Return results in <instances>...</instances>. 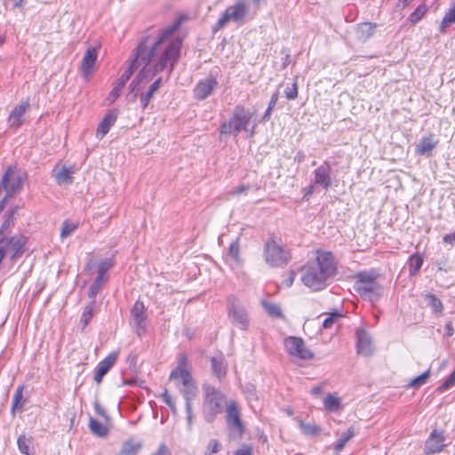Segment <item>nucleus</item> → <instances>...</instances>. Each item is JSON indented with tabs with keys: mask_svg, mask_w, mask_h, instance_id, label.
Listing matches in <instances>:
<instances>
[{
	"mask_svg": "<svg viewBox=\"0 0 455 455\" xmlns=\"http://www.w3.org/2000/svg\"><path fill=\"white\" fill-rule=\"evenodd\" d=\"M180 25V21L176 20L164 28L154 42L149 43L147 38L140 43L134 58L138 60L140 66H143V69L131 83L132 92H138L148 83V78L145 76V68L151 60L156 61L155 73L164 69H168L169 73L172 72L179 60L182 45V39L174 35Z\"/></svg>",
	"mask_w": 455,
	"mask_h": 455,
	"instance_id": "1",
	"label": "nucleus"
},
{
	"mask_svg": "<svg viewBox=\"0 0 455 455\" xmlns=\"http://www.w3.org/2000/svg\"><path fill=\"white\" fill-rule=\"evenodd\" d=\"M315 260L308 261L300 267V280L313 291L324 289L336 275L337 267L332 254L329 251H316Z\"/></svg>",
	"mask_w": 455,
	"mask_h": 455,
	"instance_id": "2",
	"label": "nucleus"
},
{
	"mask_svg": "<svg viewBox=\"0 0 455 455\" xmlns=\"http://www.w3.org/2000/svg\"><path fill=\"white\" fill-rule=\"evenodd\" d=\"M180 379L182 381L183 388L180 390V392L186 400L188 425L190 428L193 421L191 402L194 398L196 397L198 389L191 376V367L188 363V358L185 354L179 355L178 366L171 372L170 379Z\"/></svg>",
	"mask_w": 455,
	"mask_h": 455,
	"instance_id": "3",
	"label": "nucleus"
},
{
	"mask_svg": "<svg viewBox=\"0 0 455 455\" xmlns=\"http://www.w3.org/2000/svg\"><path fill=\"white\" fill-rule=\"evenodd\" d=\"M251 119V114L241 105L235 106L232 116L228 121L221 124L220 127V134H232L236 137L241 132L254 133V125L249 128Z\"/></svg>",
	"mask_w": 455,
	"mask_h": 455,
	"instance_id": "4",
	"label": "nucleus"
},
{
	"mask_svg": "<svg viewBox=\"0 0 455 455\" xmlns=\"http://www.w3.org/2000/svg\"><path fill=\"white\" fill-rule=\"evenodd\" d=\"M203 414L207 422H212L228 403L226 396L213 387H204Z\"/></svg>",
	"mask_w": 455,
	"mask_h": 455,
	"instance_id": "5",
	"label": "nucleus"
},
{
	"mask_svg": "<svg viewBox=\"0 0 455 455\" xmlns=\"http://www.w3.org/2000/svg\"><path fill=\"white\" fill-rule=\"evenodd\" d=\"M23 182L24 177L20 171L16 166H9L0 181V192L5 191V196L0 201V212L4 210L6 200L21 190Z\"/></svg>",
	"mask_w": 455,
	"mask_h": 455,
	"instance_id": "6",
	"label": "nucleus"
},
{
	"mask_svg": "<svg viewBox=\"0 0 455 455\" xmlns=\"http://www.w3.org/2000/svg\"><path fill=\"white\" fill-rule=\"evenodd\" d=\"M265 262L271 267H279L286 265L290 260V253L280 240L268 239L263 249Z\"/></svg>",
	"mask_w": 455,
	"mask_h": 455,
	"instance_id": "7",
	"label": "nucleus"
},
{
	"mask_svg": "<svg viewBox=\"0 0 455 455\" xmlns=\"http://www.w3.org/2000/svg\"><path fill=\"white\" fill-rule=\"evenodd\" d=\"M250 14V4L247 0H236L232 5H229L220 18L213 28L216 32L224 28L228 22L233 21L243 24Z\"/></svg>",
	"mask_w": 455,
	"mask_h": 455,
	"instance_id": "8",
	"label": "nucleus"
},
{
	"mask_svg": "<svg viewBox=\"0 0 455 455\" xmlns=\"http://www.w3.org/2000/svg\"><path fill=\"white\" fill-rule=\"evenodd\" d=\"M355 291L363 299L375 300L381 295V287L372 273H360L355 283Z\"/></svg>",
	"mask_w": 455,
	"mask_h": 455,
	"instance_id": "9",
	"label": "nucleus"
},
{
	"mask_svg": "<svg viewBox=\"0 0 455 455\" xmlns=\"http://www.w3.org/2000/svg\"><path fill=\"white\" fill-rule=\"evenodd\" d=\"M226 423L233 438H240L244 433L245 426L242 420L241 410L235 400L229 401L227 404Z\"/></svg>",
	"mask_w": 455,
	"mask_h": 455,
	"instance_id": "10",
	"label": "nucleus"
},
{
	"mask_svg": "<svg viewBox=\"0 0 455 455\" xmlns=\"http://www.w3.org/2000/svg\"><path fill=\"white\" fill-rule=\"evenodd\" d=\"M228 315L232 323L242 330L247 329L249 318L246 310L240 304L239 300L231 296L228 299Z\"/></svg>",
	"mask_w": 455,
	"mask_h": 455,
	"instance_id": "11",
	"label": "nucleus"
},
{
	"mask_svg": "<svg viewBox=\"0 0 455 455\" xmlns=\"http://www.w3.org/2000/svg\"><path fill=\"white\" fill-rule=\"evenodd\" d=\"M284 347L287 353L292 357L301 360H310L314 357V354L306 347L300 338L291 336L286 338Z\"/></svg>",
	"mask_w": 455,
	"mask_h": 455,
	"instance_id": "12",
	"label": "nucleus"
},
{
	"mask_svg": "<svg viewBox=\"0 0 455 455\" xmlns=\"http://www.w3.org/2000/svg\"><path fill=\"white\" fill-rule=\"evenodd\" d=\"M140 67V63L138 62L134 57L130 63L129 68L122 74V76L117 79L114 88L109 92L107 100H108L109 104H112L120 95L123 88L124 87L126 82L130 79L133 71Z\"/></svg>",
	"mask_w": 455,
	"mask_h": 455,
	"instance_id": "13",
	"label": "nucleus"
},
{
	"mask_svg": "<svg viewBox=\"0 0 455 455\" xmlns=\"http://www.w3.org/2000/svg\"><path fill=\"white\" fill-rule=\"evenodd\" d=\"M25 244V239L23 236L12 237L7 240L0 241V253L2 255L1 261L3 259L9 255L11 259H14L22 252L23 246Z\"/></svg>",
	"mask_w": 455,
	"mask_h": 455,
	"instance_id": "14",
	"label": "nucleus"
},
{
	"mask_svg": "<svg viewBox=\"0 0 455 455\" xmlns=\"http://www.w3.org/2000/svg\"><path fill=\"white\" fill-rule=\"evenodd\" d=\"M131 315L137 334L139 336L143 335L145 332V321L147 319L146 308L143 302L137 300L132 308Z\"/></svg>",
	"mask_w": 455,
	"mask_h": 455,
	"instance_id": "15",
	"label": "nucleus"
},
{
	"mask_svg": "<svg viewBox=\"0 0 455 455\" xmlns=\"http://www.w3.org/2000/svg\"><path fill=\"white\" fill-rule=\"evenodd\" d=\"M98 58L97 49L89 47L84 52L82 60L81 72L84 77L88 80L94 71V65Z\"/></svg>",
	"mask_w": 455,
	"mask_h": 455,
	"instance_id": "16",
	"label": "nucleus"
},
{
	"mask_svg": "<svg viewBox=\"0 0 455 455\" xmlns=\"http://www.w3.org/2000/svg\"><path fill=\"white\" fill-rule=\"evenodd\" d=\"M218 82L215 77L209 76L201 80L194 89L195 97L197 100H204L210 96L217 87Z\"/></svg>",
	"mask_w": 455,
	"mask_h": 455,
	"instance_id": "17",
	"label": "nucleus"
},
{
	"mask_svg": "<svg viewBox=\"0 0 455 455\" xmlns=\"http://www.w3.org/2000/svg\"><path fill=\"white\" fill-rule=\"evenodd\" d=\"M444 437L442 433H438L436 430H434L425 444V453L426 454H433L436 452H440L444 447Z\"/></svg>",
	"mask_w": 455,
	"mask_h": 455,
	"instance_id": "18",
	"label": "nucleus"
},
{
	"mask_svg": "<svg viewBox=\"0 0 455 455\" xmlns=\"http://www.w3.org/2000/svg\"><path fill=\"white\" fill-rule=\"evenodd\" d=\"M29 107L28 101H23L16 106L9 115L8 124L12 128H19L23 123V116Z\"/></svg>",
	"mask_w": 455,
	"mask_h": 455,
	"instance_id": "19",
	"label": "nucleus"
},
{
	"mask_svg": "<svg viewBox=\"0 0 455 455\" xmlns=\"http://www.w3.org/2000/svg\"><path fill=\"white\" fill-rule=\"evenodd\" d=\"M118 353L113 352L110 353L104 360H102L97 368V371L94 376V380L97 383H100L103 377L108 373V371L113 367L117 360Z\"/></svg>",
	"mask_w": 455,
	"mask_h": 455,
	"instance_id": "20",
	"label": "nucleus"
},
{
	"mask_svg": "<svg viewBox=\"0 0 455 455\" xmlns=\"http://www.w3.org/2000/svg\"><path fill=\"white\" fill-rule=\"evenodd\" d=\"M331 165L327 162H324L322 165L316 168L314 172L315 183L321 185L324 188H328L331 186Z\"/></svg>",
	"mask_w": 455,
	"mask_h": 455,
	"instance_id": "21",
	"label": "nucleus"
},
{
	"mask_svg": "<svg viewBox=\"0 0 455 455\" xmlns=\"http://www.w3.org/2000/svg\"><path fill=\"white\" fill-rule=\"evenodd\" d=\"M357 352L363 355H369L371 354L372 342L371 336L364 330H357Z\"/></svg>",
	"mask_w": 455,
	"mask_h": 455,
	"instance_id": "22",
	"label": "nucleus"
},
{
	"mask_svg": "<svg viewBox=\"0 0 455 455\" xmlns=\"http://www.w3.org/2000/svg\"><path fill=\"white\" fill-rule=\"evenodd\" d=\"M117 118V114L115 111L108 112L104 118L100 121L96 131V137L101 140L115 124Z\"/></svg>",
	"mask_w": 455,
	"mask_h": 455,
	"instance_id": "23",
	"label": "nucleus"
},
{
	"mask_svg": "<svg viewBox=\"0 0 455 455\" xmlns=\"http://www.w3.org/2000/svg\"><path fill=\"white\" fill-rule=\"evenodd\" d=\"M75 173L74 167H66L62 166L59 171H57L53 177L56 182L60 185L62 184H70L73 181L72 175Z\"/></svg>",
	"mask_w": 455,
	"mask_h": 455,
	"instance_id": "24",
	"label": "nucleus"
},
{
	"mask_svg": "<svg viewBox=\"0 0 455 455\" xmlns=\"http://www.w3.org/2000/svg\"><path fill=\"white\" fill-rule=\"evenodd\" d=\"M437 145L432 136L424 137L417 145V153L421 156L429 155Z\"/></svg>",
	"mask_w": 455,
	"mask_h": 455,
	"instance_id": "25",
	"label": "nucleus"
},
{
	"mask_svg": "<svg viewBox=\"0 0 455 455\" xmlns=\"http://www.w3.org/2000/svg\"><path fill=\"white\" fill-rule=\"evenodd\" d=\"M141 448L142 443L140 441L129 439L123 444L118 455H137Z\"/></svg>",
	"mask_w": 455,
	"mask_h": 455,
	"instance_id": "26",
	"label": "nucleus"
},
{
	"mask_svg": "<svg viewBox=\"0 0 455 455\" xmlns=\"http://www.w3.org/2000/svg\"><path fill=\"white\" fill-rule=\"evenodd\" d=\"M323 407L328 411L336 412L342 409V404L336 395L328 394L323 399Z\"/></svg>",
	"mask_w": 455,
	"mask_h": 455,
	"instance_id": "27",
	"label": "nucleus"
},
{
	"mask_svg": "<svg viewBox=\"0 0 455 455\" xmlns=\"http://www.w3.org/2000/svg\"><path fill=\"white\" fill-rule=\"evenodd\" d=\"M376 25L371 22H365L358 25L356 28V36L361 41H366L374 33Z\"/></svg>",
	"mask_w": 455,
	"mask_h": 455,
	"instance_id": "28",
	"label": "nucleus"
},
{
	"mask_svg": "<svg viewBox=\"0 0 455 455\" xmlns=\"http://www.w3.org/2000/svg\"><path fill=\"white\" fill-rule=\"evenodd\" d=\"M355 435V430L354 427H350L346 432L341 434L340 437L338 439L336 443L334 444V451L336 454H339L346 446L347 443L350 441Z\"/></svg>",
	"mask_w": 455,
	"mask_h": 455,
	"instance_id": "29",
	"label": "nucleus"
},
{
	"mask_svg": "<svg viewBox=\"0 0 455 455\" xmlns=\"http://www.w3.org/2000/svg\"><path fill=\"white\" fill-rule=\"evenodd\" d=\"M162 84V79L157 78L150 86L148 91L141 94L140 100L142 104V108H146L148 105L149 104L151 99L153 98L154 94L159 90Z\"/></svg>",
	"mask_w": 455,
	"mask_h": 455,
	"instance_id": "30",
	"label": "nucleus"
},
{
	"mask_svg": "<svg viewBox=\"0 0 455 455\" xmlns=\"http://www.w3.org/2000/svg\"><path fill=\"white\" fill-rule=\"evenodd\" d=\"M260 304L271 317L283 318V312L278 304L272 303L265 299H261Z\"/></svg>",
	"mask_w": 455,
	"mask_h": 455,
	"instance_id": "31",
	"label": "nucleus"
},
{
	"mask_svg": "<svg viewBox=\"0 0 455 455\" xmlns=\"http://www.w3.org/2000/svg\"><path fill=\"white\" fill-rule=\"evenodd\" d=\"M89 428L93 435H98L100 437L106 436L108 432V428L106 425L100 423L93 418H90Z\"/></svg>",
	"mask_w": 455,
	"mask_h": 455,
	"instance_id": "32",
	"label": "nucleus"
},
{
	"mask_svg": "<svg viewBox=\"0 0 455 455\" xmlns=\"http://www.w3.org/2000/svg\"><path fill=\"white\" fill-rule=\"evenodd\" d=\"M23 389L24 386H20L16 389L12 403V413H14L17 410H20L23 407L25 401L23 400Z\"/></svg>",
	"mask_w": 455,
	"mask_h": 455,
	"instance_id": "33",
	"label": "nucleus"
},
{
	"mask_svg": "<svg viewBox=\"0 0 455 455\" xmlns=\"http://www.w3.org/2000/svg\"><path fill=\"white\" fill-rule=\"evenodd\" d=\"M423 258L419 254H413L409 259V271L411 275H416L421 268Z\"/></svg>",
	"mask_w": 455,
	"mask_h": 455,
	"instance_id": "34",
	"label": "nucleus"
},
{
	"mask_svg": "<svg viewBox=\"0 0 455 455\" xmlns=\"http://www.w3.org/2000/svg\"><path fill=\"white\" fill-rule=\"evenodd\" d=\"M212 368L214 374L221 379L226 375V366L223 363V359L221 357H213L212 359Z\"/></svg>",
	"mask_w": 455,
	"mask_h": 455,
	"instance_id": "35",
	"label": "nucleus"
},
{
	"mask_svg": "<svg viewBox=\"0 0 455 455\" xmlns=\"http://www.w3.org/2000/svg\"><path fill=\"white\" fill-rule=\"evenodd\" d=\"M427 6L425 4H419L414 12H412L408 20L411 24L418 23L427 13Z\"/></svg>",
	"mask_w": 455,
	"mask_h": 455,
	"instance_id": "36",
	"label": "nucleus"
},
{
	"mask_svg": "<svg viewBox=\"0 0 455 455\" xmlns=\"http://www.w3.org/2000/svg\"><path fill=\"white\" fill-rule=\"evenodd\" d=\"M426 300L427 305L432 308L433 312L442 314L443 311V305L442 301L434 294H427Z\"/></svg>",
	"mask_w": 455,
	"mask_h": 455,
	"instance_id": "37",
	"label": "nucleus"
},
{
	"mask_svg": "<svg viewBox=\"0 0 455 455\" xmlns=\"http://www.w3.org/2000/svg\"><path fill=\"white\" fill-rule=\"evenodd\" d=\"M299 426L302 433L306 435H315L320 432V427L315 424L305 423L299 420Z\"/></svg>",
	"mask_w": 455,
	"mask_h": 455,
	"instance_id": "38",
	"label": "nucleus"
},
{
	"mask_svg": "<svg viewBox=\"0 0 455 455\" xmlns=\"http://www.w3.org/2000/svg\"><path fill=\"white\" fill-rule=\"evenodd\" d=\"M32 443V439L24 435L19 436L17 444L19 451L25 455H31L29 452V447Z\"/></svg>",
	"mask_w": 455,
	"mask_h": 455,
	"instance_id": "39",
	"label": "nucleus"
},
{
	"mask_svg": "<svg viewBox=\"0 0 455 455\" xmlns=\"http://www.w3.org/2000/svg\"><path fill=\"white\" fill-rule=\"evenodd\" d=\"M106 277H103L101 275H97L94 282L92 283V285L89 288L88 291V296L92 299H94L96 295L99 293L103 283L105 282Z\"/></svg>",
	"mask_w": 455,
	"mask_h": 455,
	"instance_id": "40",
	"label": "nucleus"
},
{
	"mask_svg": "<svg viewBox=\"0 0 455 455\" xmlns=\"http://www.w3.org/2000/svg\"><path fill=\"white\" fill-rule=\"evenodd\" d=\"M228 255L235 260V263L241 264L242 259L240 257V245L239 238H236L229 246Z\"/></svg>",
	"mask_w": 455,
	"mask_h": 455,
	"instance_id": "41",
	"label": "nucleus"
},
{
	"mask_svg": "<svg viewBox=\"0 0 455 455\" xmlns=\"http://www.w3.org/2000/svg\"><path fill=\"white\" fill-rule=\"evenodd\" d=\"M95 306V301H92L88 306H86L84 309V312L81 316V323H83L84 327H85L93 315V308Z\"/></svg>",
	"mask_w": 455,
	"mask_h": 455,
	"instance_id": "42",
	"label": "nucleus"
},
{
	"mask_svg": "<svg viewBox=\"0 0 455 455\" xmlns=\"http://www.w3.org/2000/svg\"><path fill=\"white\" fill-rule=\"evenodd\" d=\"M430 370L426 371L419 376L412 379L410 382V387L418 388L426 383L427 379L429 378Z\"/></svg>",
	"mask_w": 455,
	"mask_h": 455,
	"instance_id": "43",
	"label": "nucleus"
},
{
	"mask_svg": "<svg viewBox=\"0 0 455 455\" xmlns=\"http://www.w3.org/2000/svg\"><path fill=\"white\" fill-rule=\"evenodd\" d=\"M285 97L288 100H295L298 97V84H297V78H295L294 82L292 83L291 86L287 87L284 90Z\"/></svg>",
	"mask_w": 455,
	"mask_h": 455,
	"instance_id": "44",
	"label": "nucleus"
},
{
	"mask_svg": "<svg viewBox=\"0 0 455 455\" xmlns=\"http://www.w3.org/2000/svg\"><path fill=\"white\" fill-rule=\"evenodd\" d=\"M76 228H77V226L76 224L68 223V222L65 221L62 224L60 237L66 238V237L69 236L76 229Z\"/></svg>",
	"mask_w": 455,
	"mask_h": 455,
	"instance_id": "45",
	"label": "nucleus"
},
{
	"mask_svg": "<svg viewBox=\"0 0 455 455\" xmlns=\"http://www.w3.org/2000/svg\"><path fill=\"white\" fill-rule=\"evenodd\" d=\"M113 260L110 259L102 260L99 264L98 275L105 277L106 272L113 266Z\"/></svg>",
	"mask_w": 455,
	"mask_h": 455,
	"instance_id": "46",
	"label": "nucleus"
},
{
	"mask_svg": "<svg viewBox=\"0 0 455 455\" xmlns=\"http://www.w3.org/2000/svg\"><path fill=\"white\" fill-rule=\"evenodd\" d=\"M341 316L339 313H331L327 318L324 319L323 326L324 329H330L333 323Z\"/></svg>",
	"mask_w": 455,
	"mask_h": 455,
	"instance_id": "47",
	"label": "nucleus"
},
{
	"mask_svg": "<svg viewBox=\"0 0 455 455\" xmlns=\"http://www.w3.org/2000/svg\"><path fill=\"white\" fill-rule=\"evenodd\" d=\"M220 443L217 440L212 439L208 443L207 451H206L205 455H212L213 453H217L220 451Z\"/></svg>",
	"mask_w": 455,
	"mask_h": 455,
	"instance_id": "48",
	"label": "nucleus"
},
{
	"mask_svg": "<svg viewBox=\"0 0 455 455\" xmlns=\"http://www.w3.org/2000/svg\"><path fill=\"white\" fill-rule=\"evenodd\" d=\"M94 410L97 415L105 419L106 422L109 421V417L108 416L105 409L100 405L98 401L94 402Z\"/></svg>",
	"mask_w": 455,
	"mask_h": 455,
	"instance_id": "49",
	"label": "nucleus"
},
{
	"mask_svg": "<svg viewBox=\"0 0 455 455\" xmlns=\"http://www.w3.org/2000/svg\"><path fill=\"white\" fill-rule=\"evenodd\" d=\"M443 23H455V3L443 17Z\"/></svg>",
	"mask_w": 455,
	"mask_h": 455,
	"instance_id": "50",
	"label": "nucleus"
},
{
	"mask_svg": "<svg viewBox=\"0 0 455 455\" xmlns=\"http://www.w3.org/2000/svg\"><path fill=\"white\" fill-rule=\"evenodd\" d=\"M233 455H252V448L248 444H243Z\"/></svg>",
	"mask_w": 455,
	"mask_h": 455,
	"instance_id": "51",
	"label": "nucleus"
},
{
	"mask_svg": "<svg viewBox=\"0 0 455 455\" xmlns=\"http://www.w3.org/2000/svg\"><path fill=\"white\" fill-rule=\"evenodd\" d=\"M152 455H172V453L164 443H161L158 450Z\"/></svg>",
	"mask_w": 455,
	"mask_h": 455,
	"instance_id": "52",
	"label": "nucleus"
},
{
	"mask_svg": "<svg viewBox=\"0 0 455 455\" xmlns=\"http://www.w3.org/2000/svg\"><path fill=\"white\" fill-rule=\"evenodd\" d=\"M164 401L166 403V404L171 407L172 410H174V403L172 400L171 395L168 393V391H164L163 394Z\"/></svg>",
	"mask_w": 455,
	"mask_h": 455,
	"instance_id": "53",
	"label": "nucleus"
},
{
	"mask_svg": "<svg viewBox=\"0 0 455 455\" xmlns=\"http://www.w3.org/2000/svg\"><path fill=\"white\" fill-rule=\"evenodd\" d=\"M249 189L248 186L245 185H240L237 188H234L230 194L232 195H240L242 193H245Z\"/></svg>",
	"mask_w": 455,
	"mask_h": 455,
	"instance_id": "54",
	"label": "nucleus"
},
{
	"mask_svg": "<svg viewBox=\"0 0 455 455\" xmlns=\"http://www.w3.org/2000/svg\"><path fill=\"white\" fill-rule=\"evenodd\" d=\"M453 381H451L449 378L438 387L439 392H444L447 390L450 387L453 385Z\"/></svg>",
	"mask_w": 455,
	"mask_h": 455,
	"instance_id": "55",
	"label": "nucleus"
},
{
	"mask_svg": "<svg viewBox=\"0 0 455 455\" xmlns=\"http://www.w3.org/2000/svg\"><path fill=\"white\" fill-rule=\"evenodd\" d=\"M453 381H451L449 378L438 387L439 392H444L447 390L450 387L453 385Z\"/></svg>",
	"mask_w": 455,
	"mask_h": 455,
	"instance_id": "56",
	"label": "nucleus"
},
{
	"mask_svg": "<svg viewBox=\"0 0 455 455\" xmlns=\"http://www.w3.org/2000/svg\"><path fill=\"white\" fill-rule=\"evenodd\" d=\"M443 240L446 243H450V244L455 243V232L452 234L445 235L443 236Z\"/></svg>",
	"mask_w": 455,
	"mask_h": 455,
	"instance_id": "57",
	"label": "nucleus"
},
{
	"mask_svg": "<svg viewBox=\"0 0 455 455\" xmlns=\"http://www.w3.org/2000/svg\"><path fill=\"white\" fill-rule=\"evenodd\" d=\"M277 100H278V92H275L271 96L270 101L268 103V108H274L275 107L276 103H277Z\"/></svg>",
	"mask_w": 455,
	"mask_h": 455,
	"instance_id": "58",
	"label": "nucleus"
},
{
	"mask_svg": "<svg viewBox=\"0 0 455 455\" xmlns=\"http://www.w3.org/2000/svg\"><path fill=\"white\" fill-rule=\"evenodd\" d=\"M15 213H16V211L12 210L11 214L7 218V220L4 222L3 228H8L11 225V223H12Z\"/></svg>",
	"mask_w": 455,
	"mask_h": 455,
	"instance_id": "59",
	"label": "nucleus"
},
{
	"mask_svg": "<svg viewBox=\"0 0 455 455\" xmlns=\"http://www.w3.org/2000/svg\"><path fill=\"white\" fill-rule=\"evenodd\" d=\"M323 387L324 385L323 384H321L319 386H315L312 389H311V394L313 395H319L323 393Z\"/></svg>",
	"mask_w": 455,
	"mask_h": 455,
	"instance_id": "60",
	"label": "nucleus"
},
{
	"mask_svg": "<svg viewBox=\"0 0 455 455\" xmlns=\"http://www.w3.org/2000/svg\"><path fill=\"white\" fill-rule=\"evenodd\" d=\"M413 0H399L397 4V7L404 8L407 6L410 3H411Z\"/></svg>",
	"mask_w": 455,
	"mask_h": 455,
	"instance_id": "61",
	"label": "nucleus"
},
{
	"mask_svg": "<svg viewBox=\"0 0 455 455\" xmlns=\"http://www.w3.org/2000/svg\"><path fill=\"white\" fill-rule=\"evenodd\" d=\"M294 279H295V273L293 271H291L290 273L289 278L286 280L287 285L291 286L293 283Z\"/></svg>",
	"mask_w": 455,
	"mask_h": 455,
	"instance_id": "62",
	"label": "nucleus"
},
{
	"mask_svg": "<svg viewBox=\"0 0 455 455\" xmlns=\"http://www.w3.org/2000/svg\"><path fill=\"white\" fill-rule=\"evenodd\" d=\"M290 54L286 53L283 62V68H285L290 64Z\"/></svg>",
	"mask_w": 455,
	"mask_h": 455,
	"instance_id": "63",
	"label": "nucleus"
},
{
	"mask_svg": "<svg viewBox=\"0 0 455 455\" xmlns=\"http://www.w3.org/2000/svg\"><path fill=\"white\" fill-rule=\"evenodd\" d=\"M272 110H273V108H269L267 107V110L264 113L263 120L266 121V120H268L270 118Z\"/></svg>",
	"mask_w": 455,
	"mask_h": 455,
	"instance_id": "64",
	"label": "nucleus"
}]
</instances>
